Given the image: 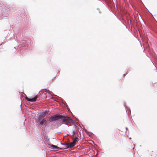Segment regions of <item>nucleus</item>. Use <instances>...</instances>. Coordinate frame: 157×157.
<instances>
[{
	"mask_svg": "<svg viewBox=\"0 0 157 157\" xmlns=\"http://www.w3.org/2000/svg\"><path fill=\"white\" fill-rule=\"evenodd\" d=\"M37 97V96H36L34 98H29L27 97H26L25 98L28 101H29L31 102H35L36 101V100Z\"/></svg>",
	"mask_w": 157,
	"mask_h": 157,
	"instance_id": "20e7f679",
	"label": "nucleus"
},
{
	"mask_svg": "<svg viewBox=\"0 0 157 157\" xmlns=\"http://www.w3.org/2000/svg\"><path fill=\"white\" fill-rule=\"evenodd\" d=\"M62 117V116L59 114H57L54 116H52L49 119V121L50 122H52L54 121H56L58 120Z\"/></svg>",
	"mask_w": 157,
	"mask_h": 157,
	"instance_id": "f03ea898",
	"label": "nucleus"
},
{
	"mask_svg": "<svg viewBox=\"0 0 157 157\" xmlns=\"http://www.w3.org/2000/svg\"><path fill=\"white\" fill-rule=\"evenodd\" d=\"M46 113L45 112L42 113L40 114L38 118V120H41L45 117Z\"/></svg>",
	"mask_w": 157,
	"mask_h": 157,
	"instance_id": "39448f33",
	"label": "nucleus"
},
{
	"mask_svg": "<svg viewBox=\"0 0 157 157\" xmlns=\"http://www.w3.org/2000/svg\"><path fill=\"white\" fill-rule=\"evenodd\" d=\"M129 138H130V139H131V138L130 137Z\"/></svg>",
	"mask_w": 157,
	"mask_h": 157,
	"instance_id": "9d476101",
	"label": "nucleus"
},
{
	"mask_svg": "<svg viewBox=\"0 0 157 157\" xmlns=\"http://www.w3.org/2000/svg\"><path fill=\"white\" fill-rule=\"evenodd\" d=\"M50 146L49 147L50 148H52L53 149H55L56 148H58V147H57V146H55L54 145H49Z\"/></svg>",
	"mask_w": 157,
	"mask_h": 157,
	"instance_id": "0eeeda50",
	"label": "nucleus"
},
{
	"mask_svg": "<svg viewBox=\"0 0 157 157\" xmlns=\"http://www.w3.org/2000/svg\"><path fill=\"white\" fill-rule=\"evenodd\" d=\"M77 141H78V138H77V137H75L74 139L72 142H73L74 143V144H75L76 143Z\"/></svg>",
	"mask_w": 157,
	"mask_h": 157,
	"instance_id": "6e6552de",
	"label": "nucleus"
},
{
	"mask_svg": "<svg viewBox=\"0 0 157 157\" xmlns=\"http://www.w3.org/2000/svg\"><path fill=\"white\" fill-rule=\"evenodd\" d=\"M38 121L40 122V125H42L47 124V121L45 119H43L41 120H38Z\"/></svg>",
	"mask_w": 157,
	"mask_h": 157,
	"instance_id": "423d86ee",
	"label": "nucleus"
},
{
	"mask_svg": "<svg viewBox=\"0 0 157 157\" xmlns=\"http://www.w3.org/2000/svg\"><path fill=\"white\" fill-rule=\"evenodd\" d=\"M75 144L73 142L70 143L69 144L67 143L65 145V149L71 148L75 146Z\"/></svg>",
	"mask_w": 157,
	"mask_h": 157,
	"instance_id": "7ed1b4c3",
	"label": "nucleus"
},
{
	"mask_svg": "<svg viewBox=\"0 0 157 157\" xmlns=\"http://www.w3.org/2000/svg\"><path fill=\"white\" fill-rule=\"evenodd\" d=\"M49 48H50L51 49H52V47H50Z\"/></svg>",
	"mask_w": 157,
	"mask_h": 157,
	"instance_id": "1a4fd4ad",
	"label": "nucleus"
},
{
	"mask_svg": "<svg viewBox=\"0 0 157 157\" xmlns=\"http://www.w3.org/2000/svg\"><path fill=\"white\" fill-rule=\"evenodd\" d=\"M60 119L62 120V122L63 124L68 125L71 124L73 123V120L71 118L68 117L62 116V118Z\"/></svg>",
	"mask_w": 157,
	"mask_h": 157,
	"instance_id": "f257e3e1",
	"label": "nucleus"
}]
</instances>
